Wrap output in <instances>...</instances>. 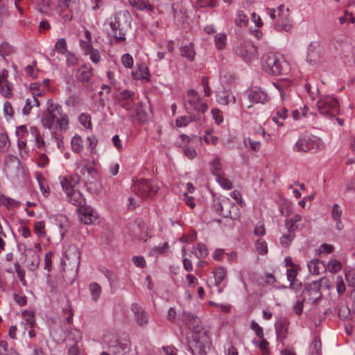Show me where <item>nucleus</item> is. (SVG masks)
<instances>
[{
  "label": "nucleus",
  "instance_id": "1",
  "mask_svg": "<svg viewBox=\"0 0 355 355\" xmlns=\"http://www.w3.org/2000/svg\"><path fill=\"white\" fill-rule=\"evenodd\" d=\"M182 322L193 330L191 338H187V344L193 355H207L211 340L208 331L201 327V321L196 315L189 313H182Z\"/></svg>",
  "mask_w": 355,
  "mask_h": 355
},
{
  "label": "nucleus",
  "instance_id": "2",
  "mask_svg": "<svg viewBox=\"0 0 355 355\" xmlns=\"http://www.w3.org/2000/svg\"><path fill=\"white\" fill-rule=\"evenodd\" d=\"M132 191L136 197L130 196L128 198V207L135 209L144 199L151 198L158 191V187L147 180H140L132 186Z\"/></svg>",
  "mask_w": 355,
  "mask_h": 355
},
{
  "label": "nucleus",
  "instance_id": "3",
  "mask_svg": "<svg viewBox=\"0 0 355 355\" xmlns=\"http://www.w3.org/2000/svg\"><path fill=\"white\" fill-rule=\"evenodd\" d=\"M261 67L268 74L278 76L286 73L288 71V64L279 54L267 53L261 58Z\"/></svg>",
  "mask_w": 355,
  "mask_h": 355
},
{
  "label": "nucleus",
  "instance_id": "4",
  "mask_svg": "<svg viewBox=\"0 0 355 355\" xmlns=\"http://www.w3.org/2000/svg\"><path fill=\"white\" fill-rule=\"evenodd\" d=\"M267 13L270 18L275 20L274 28L277 31H289L292 26V19L290 9L284 5H280L276 9L267 8Z\"/></svg>",
  "mask_w": 355,
  "mask_h": 355
},
{
  "label": "nucleus",
  "instance_id": "5",
  "mask_svg": "<svg viewBox=\"0 0 355 355\" xmlns=\"http://www.w3.org/2000/svg\"><path fill=\"white\" fill-rule=\"evenodd\" d=\"M80 252L78 246L74 244L69 245L65 251V256L62 260V265L64 266V274L62 275L63 278L65 279L66 277V266H69L70 267V270L72 273V276L69 279H65L67 282H70L71 284L75 280L76 274L80 263Z\"/></svg>",
  "mask_w": 355,
  "mask_h": 355
},
{
  "label": "nucleus",
  "instance_id": "6",
  "mask_svg": "<svg viewBox=\"0 0 355 355\" xmlns=\"http://www.w3.org/2000/svg\"><path fill=\"white\" fill-rule=\"evenodd\" d=\"M316 106L320 114L327 116H336L340 112L338 101L335 98L329 96H320Z\"/></svg>",
  "mask_w": 355,
  "mask_h": 355
},
{
  "label": "nucleus",
  "instance_id": "7",
  "mask_svg": "<svg viewBox=\"0 0 355 355\" xmlns=\"http://www.w3.org/2000/svg\"><path fill=\"white\" fill-rule=\"evenodd\" d=\"M324 148V144L322 139L313 135L300 137L293 146L295 151L304 153L314 149L322 150Z\"/></svg>",
  "mask_w": 355,
  "mask_h": 355
},
{
  "label": "nucleus",
  "instance_id": "8",
  "mask_svg": "<svg viewBox=\"0 0 355 355\" xmlns=\"http://www.w3.org/2000/svg\"><path fill=\"white\" fill-rule=\"evenodd\" d=\"M186 110H193L205 113L207 110V104L202 103L201 98L194 89H189L184 98Z\"/></svg>",
  "mask_w": 355,
  "mask_h": 355
},
{
  "label": "nucleus",
  "instance_id": "9",
  "mask_svg": "<svg viewBox=\"0 0 355 355\" xmlns=\"http://www.w3.org/2000/svg\"><path fill=\"white\" fill-rule=\"evenodd\" d=\"M48 105L46 112L42 115L41 123L44 128L51 129L58 118V114H61L62 107L50 101Z\"/></svg>",
  "mask_w": 355,
  "mask_h": 355
},
{
  "label": "nucleus",
  "instance_id": "10",
  "mask_svg": "<svg viewBox=\"0 0 355 355\" xmlns=\"http://www.w3.org/2000/svg\"><path fill=\"white\" fill-rule=\"evenodd\" d=\"M236 52L246 62H250L257 59V48L250 41L241 42L236 47Z\"/></svg>",
  "mask_w": 355,
  "mask_h": 355
},
{
  "label": "nucleus",
  "instance_id": "11",
  "mask_svg": "<svg viewBox=\"0 0 355 355\" xmlns=\"http://www.w3.org/2000/svg\"><path fill=\"white\" fill-rule=\"evenodd\" d=\"M302 299L307 303L314 304L317 302L322 297L320 290V284L316 281H313L308 284L302 291Z\"/></svg>",
  "mask_w": 355,
  "mask_h": 355
},
{
  "label": "nucleus",
  "instance_id": "12",
  "mask_svg": "<svg viewBox=\"0 0 355 355\" xmlns=\"http://www.w3.org/2000/svg\"><path fill=\"white\" fill-rule=\"evenodd\" d=\"M216 211L225 218H232V209H236V206L227 198H223L220 202L214 205Z\"/></svg>",
  "mask_w": 355,
  "mask_h": 355
},
{
  "label": "nucleus",
  "instance_id": "13",
  "mask_svg": "<svg viewBox=\"0 0 355 355\" xmlns=\"http://www.w3.org/2000/svg\"><path fill=\"white\" fill-rule=\"evenodd\" d=\"M92 67L90 65L83 64L76 71V78L83 83L85 88L92 90L90 80L92 76Z\"/></svg>",
  "mask_w": 355,
  "mask_h": 355
},
{
  "label": "nucleus",
  "instance_id": "14",
  "mask_svg": "<svg viewBox=\"0 0 355 355\" xmlns=\"http://www.w3.org/2000/svg\"><path fill=\"white\" fill-rule=\"evenodd\" d=\"M246 95L251 102L248 107H251L253 103H265L268 101L267 94L260 87H252L246 92Z\"/></svg>",
  "mask_w": 355,
  "mask_h": 355
},
{
  "label": "nucleus",
  "instance_id": "15",
  "mask_svg": "<svg viewBox=\"0 0 355 355\" xmlns=\"http://www.w3.org/2000/svg\"><path fill=\"white\" fill-rule=\"evenodd\" d=\"M131 310L134 313L135 320L139 327H145L148 324L149 315L148 313L137 303L131 305Z\"/></svg>",
  "mask_w": 355,
  "mask_h": 355
},
{
  "label": "nucleus",
  "instance_id": "16",
  "mask_svg": "<svg viewBox=\"0 0 355 355\" xmlns=\"http://www.w3.org/2000/svg\"><path fill=\"white\" fill-rule=\"evenodd\" d=\"M216 98L219 104L224 105H227L230 103L234 104L236 102V98L232 92L223 86L216 91Z\"/></svg>",
  "mask_w": 355,
  "mask_h": 355
},
{
  "label": "nucleus",
  "instance_id": "17",
  "mask_svg": "<svg viewBox=\"0 0 355 355\" xmlns=\"http://www.w3.org/2000/svg\"><path fill=\"white\" fill-rule=\"evenodd\" d=\"M78 211L80 220L85 225L92 224L97 219V216L93 209L89 206H86L85 204L78 207Z\"/></svg>",
  "mask_w": 355,
  "mask_h": 355
},
{
  "label": "nucleus",
  "instance_id": "18",
  "mask_svg": "<svg viewBox=\"0 0 355 355\" xmlns=\"http://www.w3.org/2000/svg\"><path fill=\"white\" fill-rule=\"evenodd\" d=\"M108 347L114 355H125L130 351V344L128 342L121 343L117 339L110 340Z\"/></svg>",
  "mask_w": 355,
  "mask_h": 355
},
{
  "label": "nucleus",
  "instance_id": "19",
  "mask_svg": "<svg viewBox=\"0 0 355 355\" xmlns=\"http://www.w3.org/2000/svg\"><path fill=\"white\" fill-rule=\"evenodd\" d=\"M67 194V200L78 207L85 204V199L83 194L76 189H71L64 191Z\"/></svg>",
  "mask_w": 355,
  "mask_h": 355
},
{
  "label": "nucleus",
  "instance_id": "20",
  "mask_svg": "<svg viewBox=\"0 0 355 355\" xmlns=\"http://www.w3.org/2000/svg\"><path fill=\"white\" fill-rule=\"evenodd\" d=\"M111 28V33L110 35L115 38L118 42H122L125 40V33L122 31L120 27L119 20L116 17H114L113 20L110 22Z\"/></svg>",
  "mask_w": 355,
  "mask_h": 355
},
{
  "label": "nucleus",
  "instance_id": "21",
  "mask_svg": "<svg viewBox=\"0 0 355 355\" xmlns=\"http://www.w3.org/2000/svg\"><path fill=\"white\" fill-rule=\"evenodd\" d=\"M24 254L28 269L31 271L35 270L40 264V259L39 254L32 249L26 250Z\"/></svg>",
  "mask_w": 355,
  "mask_h": 355
},
{
  "label": "nucleus",
  "instance_id": "22",
  "mask_svg": "<svg viewBox=\"0 0 355 355\" xmlns=\"http://www.w3.org/2000/svg\"><path fill=\"white\" fill-rule=\"evenodd\" d=\"M19 166L18 159L12 155H8L4 160V171L7 175H11L14 173L15 169H17Z\"/></svg>",
  "mask_w": 355,
  "mask_h": 355
},
{
  "label": "nucleus",
  "instance_id": "23",
  "mask_svg": "<svg viewBox=\"0 0 355 355\" xmlns=\"http://www.w3.org/2000/svg\"><path fill=\"white\" fill-rule=\"evenodd\" d=\"M80 177L78 174L71 175L69 177L63 178L61 181V185L64 191H68L74 187L79 183Z\"/></svg>",
  "mask_w": 355,
  "mask_h": 355
},
{
  "label": "nucleus",
  "instance_id": "24",
  "mask_svg": "<svg viewBox=\"0 0 355 355\" xmlns=\"http://www.w3.org/2000/svg\"><path fill=\"white\" fill-rule=\"evenodd\" d=\"M342 214L343 211L340 206L338 204H334L331 209V216L332 219L336 222V228L338 230H341L343 228V225L341 221Z\"/></svg>",
  "mask_w": 355,
  "mask_h": 355
},
{
  "label": "nucleus",
  "instance_id": "25",
  "mask_svg": "<svg viewBox=\"0 0 355 355\" xmlns=\"http://www.w3.org/2000/svg\"><path fill=\"white\" fill-rule=\"evenodd\" d=\"M173 15L176 21L179 22H184L187 18L186 9L183 7L182 3H174L173 5Z\"/></svg>",
  "mask_w": 355,
  "mask_h": 355
},
{
  "label": "nucleus",
  "instance_id": "26",
  "mask_svg": "<svg viewBox=\"0 0 355 355\" xmlns=\"http://www.w3.org/2000/svg\"><path fill=\"white\" fill-rule=\"evenodd\" d=\"M302 216L300 214H295L289 219L285 221V227L287 232L294 233V231L298 228V223L302 220Z\"/></svg>",
  "mask_w": 355,
  "mask_h": 355
},
{
  "label": "nucleus",
  "instance_id": "27",
  "mask_svg": "<svg viewBox=\"0 0 355 355\" xmlns=\"http://www.w3.org/2000/svg\"><path fill=\"white\" fill-rule=\"evenodd\" d=\"M180 54L182 57L187 58L189 61H193L195 58L196 51L193 48V43L180 48Z\"/></svg>",
  "mask_w": 355,
  "mask_h": 355
},
{
  "label": "nucleus",
  "instance_id": "28",
  "mask_svg": "<svg viewBox=\"0 0 355 355\" xmlns=\"http://www.w3.org/2000/svg\"><path fill=\"white\" fill-rule=\"evenodd\" d=\"M130 116L131 117L136 116L139 122H142L145 120L146 113L142 109L141 103H137L132 110L130 112Z\"/></svg>",
  "mask_w": 355,
  "mask_h": 355
},
{
  "label": "nucleus",
  "instance_id": "29",
  "mask_svg": "<svg viewBox=\"0 0 355 355\" xmlns=\"http://www.w3.org/2000/svg\"><path fill=\"white\" fill-rule=\"evenodd\" d=\"M30 133L33 137L37 147L40 149H43L45 145L43 138L40 135V130L35 126H31L30 128Z\"/></svg>",
  "mask_w": 355,
  "mask_h": 355
},
{
  "label": "nucleus",
  "instance_id": "30",
  "mask_svg": "<svg viewBox=\"0 0 355 355\" xmlns=\"http://www.w3.org/2000/svg\"><path fill=\"white\" fill-rule=\"evenodd\" d=\"M214 277V285L218 286L224 280L227 275V270L225 268L220 266L215 269L213 272Z\"/></svg>",
  "mask_w": 355,
  "mask_h": 355
},
{
  "label": "nucleus",
  "instance_id": "31",
  "mask_svg": "<svg viewBox=\"0 0 355 355\" xmlns=\"http://www.w3.org/2000/svg\"><path fill=\"white\" fill-rule=\"evenodd\" d=\"M39 105L40 102L35 96H32L31 98H26L25 105L22 110L23 114L24 115H28L33 107H39Z\"/></svg>",
  "mask_w": 355,
  "mask_h": 355
},
{
  "label": "nucleus",
  "instance_id": "32",
  "mask_svg": "<svg viewBox=\"0 0 355 355\" xmlns=\"http://www.w3.org/2000/svg\"><path fill=\"white\" fill-rule=\"evenodd\" d=\"M210 170L211 173L216 178L224 173L220 159L216 157L210 163Z\"/></svg>",
  "mask_w": 355,
  "mask_h": 355
},
{
  "label": "nucleus",
  "instance_id": "33",
  "mask_svg": "<svg viewBox=\"0 0 355 355\" xmlns=\"http://www.w3.org/2000/svg\"><path fill=\"white\" fill-rule=\"evenodd\" d=\"M336 48L338 52L345 58L349 57L352 51V45L347 42H343L338 44Z\"/></svg>",
  "mask_w": 355,
  "mask_h": 355
},
{
  "label": "nucleus",
  "instance_id": "34",
  "mask_svg": "<svg viewBox=\"0 0 355 355\" xmlns=\"http://www.w3.org/2000/svg\"><path fill=\"white\" fill-rule=\"evenodd\" d=\"M288 116V110L283 107L275 112V114L272 116V121L277 124L279 126H282L284 121Z\"/></svg>",
  "mask_w": 355,
  "mask_h": 355
},
{
  "label": "nucleus",
  "instance_id": "35",
  "mask_svg": "<svg viewBox=\"0 0 355 355\" xmlns=\"http://www.w3.org/2000/svg\"><path fill=\"white\" fill-rule=\"evenodd\" d=\"M89 290L92 296V300L96 302L101 296L102 289L101 286L95 282H92L89 285Z\"/></svg>",
  "mask_w": 355,
  "mask_h": 355
},
{
  "label": "nucleus",
  "instance_id": "36",
  "mask_svg": "<svg viewBox=\"0 0 355 355\" xmlns=\"http://www.w3.org/2000/svg\"><path fill=\"white\" fill-rule=\"evenodd\" d=\"M243 144L246 148L254 152H258L261 148V142L259 141L253 140L250 137L245 138L243 140Z\"/></svg>",
  "mask_w": 355,
  "mask_h": 355
},
{
  "label": "nucleus",
  "instance_id": "37",
  "mask_svg": "<svg viewBox=\"0 0 355 355\" xmlns=\"http://www.w3.org/2000/svg\"><path fill=\"white\" fill-rule=\"evenodd\" d=\"M82 339L81 332L76 329H70L67 334L66 340H71L76 343H78Z\"/></svg>",
  "mask_w": 355,
  "mask_h": 355
},
{
  "label": "nucleus",
  "instance_id": "38",
  "mask_svg": "<svg viewBox=\"0 0 355 355\" xmlns=\"http://www.w3.org/2000/svg\"><path fill=\"white\" fill-rule=\"evenodd\" d=\"M23 324L29 328H32L35 323L34 315L32 312L24 311L22 312Z\"/></svg>",
  "mask_w": 355,
  "mask_h": 355
},
{
  "label": "nucleus",
  "instance_id": "39",
  "mask_svg": "<svg viewBox=\"0 0 355 355\" xmlns=\"http://www.w3.org/2000/svg\"><path fill=\"white\" fill-rule=\"evenodd\" d=\"M193 253L198 258H205L208 254V249L203 243H198L196 248H193Z\"/></svg>",
  "mask_w": 355,
  "mask_h": 355
},
{
  "label": "nucleus",
  "instance_id": "40",
  "mask_svg": "<svg viewBox=\"0 0 355 355\" xmlns=\"http://www.w3.org/2000/svg\"><path fill=\"white\" fill-rule=\"evenodd\" d=\"M234 22L237 26L241 28L246 27L248 24V18L243 11H239L234 19Z\"/></svg>",
  "mask_w": 355,
  "mask_h": 355
},
{
  "label": "nucleus",
  "instance_id": "41",
  "mask_svg": "<svg viewBox=\"0 0 355 355\" xmlns=\"http://www.w3.org/2000/svg\"><path fill=\"white\" fill-rule=\"evenodd\" d=\"M71 148L74 152L78 153L83 148V142L81 137L78 135H75L71 141Z\"/></svg>",
  "mask_w": 355,
  "mask_h": 355
},
{
  "label": "nucleus",
  "instance_id": "42",
  "mask_svg": "<svg viewBox=\"0 0 355 355\" xmlns=\"http://www.w3.org/2000/svg\"><path fill=\"white\" fill-rule=\"evenodd\" d=\"M321 263H320L318 259L310 261L307 265L309 272L313 275L320 274V270L322 269V267L320 266Z\"/></svg>",
  "mask_w": 355,
  "mask_h": 355
},
{
  "label": "nucleus",
  "instance_id": "43",
  "mask_svg": "<svg viewBox=\"0 0 355 355\" xmlns=\"http://www.w3.org/2000/svg\"><path fill=\"white\" fill-rule=\"evenodd\" d=\"M295 236V233L287 232L284 234L279 239L280 244L284 247L288 248Z\"/></svg>",
  "mask_w": 355,
  "mask_h": 355
},
{
  "label": "nucleus",
  "instance_id": "44",
  "mask_svg": "<svg viewBox=\"0 0 355 355\" xmlns=\"http://www.w3.org/2000/svg\"><path fill=\"white\" fill-rule=\"evenodd\" d=\"M128 2L132 6L141 10L150 7L147 0H128Z\"/></svg>",
  "mask_w": 355,
  "mask_h": 355
},
{
  "label": "nucleus",
  "instance_id": "45",
  "mask_svg": "<svg viewBox=\"0 0 355 355\" xmlns=\"http://www.w3.org/2000/svg\"><path fill=\"white\" fill-rule=\"evenodd\" d=\"M14 267L19 280L23 286H26L27 284L25 279V270L22 268L18 262L14 264Z\"/></svg>",
  "mask_w": 355,
  "mask_h": 355
},
{
  "label": "nucleus",
  "instance_id": "46",
  "mask_svg": "<svg viewBox=\"0 0 355 355\" xmlns=\"http://www.w3.org/2000/svg\"><path fill=\"white\" fill-rule=\"evenodd\" d=\"M338 315L342 320H347L350 317V310L345 304H340Z\"/></svg>",
  "mask_w": 355,
  "mask_h": 355
},
{
  "label": "nucleus",
  "instance_id": "47",
  "mask_svg": "<svg viewBox=\"0 0 355 355\" xmlns=\"http://www.w3.org/2000/svg\"><path fill=\"white\" fill-rule=\"evenodd\" d=\"M57 123L60 128V129L66 130L68 128L69 125V119L68 116L65 114H62V110L61 111V114H58Z\"/></svg>",
  "mask_w": 355,
  "mask_h": 355
},
{
  "label": "nucleus",
  "instance_id": "48",
  "mask_svg": "<svg viewBox=\"0 0 355 355\" xmlns=\"http://www.w3.org/2000/svg\"><path fill=\"white\" fill-rule=\"evenodd\" d=\"M217 182L225 189H230L232 188V184L230 180L225 177V174L220 175L216 178Z\"/></svg>",
  "mask_w": 355,
  "mask_h": 355
},
{
  "label": "nucleus",
  "instance_id": "49",
  "mask_svg": "<svg viewBox=\"0 0 355 355\" xmlns=\"http://www.w3.org/2000/svg\"><path fill=\"white\" fill-rule=\"evenodd\" d=\"M35 233L39 237H44L46 236L45 223L44 221L36 222L34 227Z\"/></svg>",
  "mask_w": 355,
  "mask_h": 355
},
{
  "label": "nucleus",
  "instance_id": "50",
  "mask_svg": "<svg viewBox=\"0 0 355 355\" xmlns=\"http://www.w3.org/2000/svg\"><path fill=\"white\" fill-rule=\"evenodd\" d=\"M342 268L341 263L336 259L329 261L327 265V269L329 272L336 273L340 271Z\"/></svg>",
  "mask_w": 355,
  "mask_h": 355
},
{
  "label": "nucleus",
  "instance_id": "51",
  "mask_svg": "<svg viewBox=\"0 0 355 355\" xmlns=\"http://www.w3.org/2000/svg\"><path fill=\"white\" fill-rule=\"evenodd\" d=\"M10 146V141L6 134H0V151L6 152Z\"/></svg>",
  "mask_w": 355,
  "mask_h": 355
},
{
  "label": "nucleus",
  "instance_id": "52",
  "mask_svg": "<svg viewBox=\"0 0 355 355\" xmlns=\"http://www.w3.org/2000/svg\"><path fill=\"white\" fill-rule=\"evenodd\" d=\"M285 83H275V87L279 90L281 98L283 101L286 100L289 96L288 88L285 87Z\"/></svg>",
  "mask_w": 355,
  "mask_h": 355
},
{
  "label": "nucleus",
  "instance_id": "53",
  "mask_svg": "<svg viewBox=\"0 0 355 355\" xmlns=\"http://www.w3.org/2000/svg\"><path fill=\"white\" fill-rule=\"evenodd\" d=\"M135 98V94L131 90H124L119 96V101H134Z\"/></svg>",
  "mask_w": 355,
  "mask_h": 355
},
{
  "label": "nucleus",
  "instance_id": "54",
  "mask_svg": "<svg viewBox=\"0 0 355 355\" xmlns=\"http://www.w3.org/2000/svg\"><path fill=\"white\" fill-rule=\"evenodd\" d=\"M226 35L224 33H218L215 36L216 46L218 49H222L225 46Z\"/></svg>",
  "mask_w": 355,
  "mask_h": 355
},
{
  "label": "nucleus",
  "instance_id": "55",
  "mask_svg": "<svg viewBox=\"0 0 355 355\" xmlns=\"http://www.w3.org/2000/svg\"><path fill=\"white\" fill-rule=\"evenodd\" d=\"M339 21L340 24H344L345 22L354 24L355 22V17L353 16L352 13L345 10L344 12V16L339 18Z\"/></svg>",
  "mask_w": 355,
  "mask_h": 355
},
{
  "label": "nucleus",
  "instance_id": "56",
  "mask_svg": "<svg viewBox=\"0 0 355 355\" xmlns=\"http://www.w3.org/2000/svg\"><path fill=\"white\" fill-rule=\"evenodd\" d=\"M55 49L58 50L62 54H64L67 51V42L65 39H59L55 46Z\"/></svg>",
  "mask_w": 355,
  "mask_h": 355
},
{
  "label": "nucleus",
  "instance_id": "57",
  "mask_svg": "<svg viewBox=\"0 0 355 355\" xmlns=\"http://www.w3.org/2000/svg\"><path fill=\"white\" fill-rule=\"evenodd\" d=\"M286 331H287V328L285 326V324L283 323H280L276 327V333L277 335V338L279 340H283L284 338H286Z\"/></svg>",
  "mask_w": 355,
  "mask_h": 355
},
{
  "label": "nucleus",
  "instance_id": "58",
  "mask_svg": "<svg viewBox=\"0 0 355 355\" xmlns=\"http://www.w3.org/2000/svg\"><path fill=\"white\" fill-rule=\"evenodd\" d=\"M121 62L126 68H131L133 66L134 60L129 53H125L121 57Z\"/></svg>",
  "mask_w": 355,
  "mask_h": 355
},
{
  "label": "nucleus",
  "instance_id": "59",
  "mask_svg": "<svg viewBox=\"0 0 355 355\" xmlns=\"http://www.w3.org/2000/svg\"><path fill=\"white\" fill-rule=\"evenodd\" d=\"M256 247L259 254H264L268 252L267 243L262 239L257 240Z\"/></svg>",
  "mask_w": 355,
  "mask_h": 355
},
{
  "label": "nucleus",
  "instance_id": "60",
  "mask_svg": "<svg viewBox=\"0 0 355 355\" xmlns=\"http://www.w3.org/2000/svg\"><path fill=\"white\" fill-rule=\"evenodd\" d=\"M87 189L92 193H98L101 189V185L96 180L94 182H87L86 183Z\"/></svg>",
  "mask_w": 355,
  "mask_h": 355
},
{
  "label": "nucleus",
  "instance_id": "61",
  "mask_svg": "<svg viewBox=\"0 0 355 355\" xmlns=\"http://www.w3.org/2000/svg\"><path fill=\"white\" fill-rule=\"evenodd\" d=\"M12 51V47L8 43H2L0 45V55L2 57L10 55Z\"/></svg>",
  "mask_w": 355,
  "mask_h": 355
},
{
  "label": "nucleus",
  "instance_id": "62",
  "mask_svg": "<svg viewBox=\"0 0 355 355\" xmlns=\"http://www.w3.org/2000/svg\"><path fill=\"white\" fill-rule=\"evenodd\" d=\"M336 290L339 295L344 293L345 291V286L343 279L341 276H338L336 279Z\"/></svg>",
  "mask_w": 355,
  "mask_h": 355
},
{
  "label": "nucleus",
  "instance_id": "63",
  "mask_svg": "<svg viewBox=\"0 0 355 355\" xmlns=\"http://www.w3.org/2000/svg\"><path fill=\"white\" fill-rule=\"evenodd\" d=\"M177 349L173 346L163 347L159 351L160 355H177Z\"/></svg>",
  "mask_w": 355,
  "mask_h": 355
},
{
  "label": "nucleus",
  "instance_id": "64",
  "mask_svg": "<svg viewBox=\"0 0 355 355\" xmlns=\"http://www.w3.org/2000/svg\"><path fill=\"white\" fill-rule=\"evenodd\" d=\"M345 279L349 286H355V272L348 271L345 272Z\"/></svg>",
  "mask_w": 355,
  "mask_h": 355
}]
</instances>
